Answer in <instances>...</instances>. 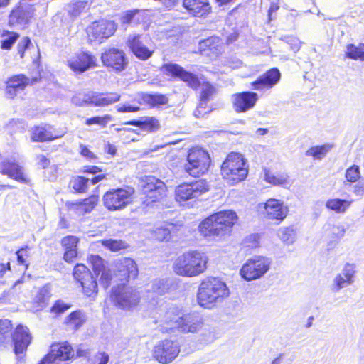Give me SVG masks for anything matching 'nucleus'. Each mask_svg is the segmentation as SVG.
Wrapping results in <instances>:
<instances>
[{
	"mask_svg": "<svg viewBox=\"0 0 364 364\" xmlns=\"http://www.w3.org/2000/svg\"><path fill=\"white\" fill-rule=\"evenodd\" d=\"M87 261L92 270L85 264L77 263L73 269L72 275L83 297L94 301L99 293L97 278L102 287L107 289L112 283L113 274L107 262L100 255H90Z\"/></svg>",
	"mask_w": 364,
	"mask_h": 364,
	"instance_id": "nucleus-1",
	"label": "nucleus"
},
{
	"mask_svg": "<svg viewBox=\"0 0 364 364\" xmlns=\"http://www.w3.org/2000/svg\"><path fill=\"white\" fill-rule=\"evenodd\" d=\"M230 295L227 284L218 277H208L198 287L196 298L201 307L212 309Z\"/></svg>",
	"mask_w": 364,
	"mask_h": 364,
	"instance_id": "nucleus-2",
	"label": "nucleus"
},
{
	"mask_svg": "<svg viewBox=\"0 0 364 364\" xmlns=\"http://www.w3.org/2000/svg\"><path fill=\"white\" fill-rule=\"evenodd\" d=\"M208 257L198 250H188L176 257L173 264L174 273L183 277H196L208 269Z\"/></svg>",
	"mask_w": 364,
	"mask_h": 364,
	"instance_id": "nucleus-3",
	"label": "nucleus"
},
{
	"mask_svg": "<svg viewBox=\"0 0 364 364\" xmlns=\"http://www.w3.org/2000/svg\"><path fill=\"white\" fill-rule=\"evenodd\" d=\"M220 176L229 186L244 181L249 173V165L243 155L232 151L228 154L220 165Z\"/></svg>",
	"mask_w": 364,
	"mask_h": 364,
	"instance_id": "nucleus-4",
	"label": "nucleus"
},
{
	"mask_svg": "<svg viewBox=\"0 0 364 364\" xmlns=\"http://www.w3.org/2000/svg\"><path fill=\"white\" fill-rule=\"evenodd\" d=\"M210 166L211 157L208 151L196 146L188 150L183 170L187 176L197 178L206 175Z\"/></svg>",
	"mask_w": 364,
	"mask_h": 364,
	"instance_id": "nucleus-5",
	"label": "nucleus"
},
{
	"mask_svg": "<svg viewBox=\"0 0 364 364\" xmlns=\"http://www.w3.org/2000/svg\"><path fill=\"white\" fill-rule=\"evenodd\" d=\"M120 100L121 95L118 92L90 91L84 93L82 98L79 95L73 97V102L78 107H108L118 102Z\"/></svg>",
	"mask_w": 364,
	"mask_h": 364,
	"instance_id": "nucleus-6",
	"label": "nucleus"
},
{
	"mask_svg": "<svg viewBox=\"0 0 364 364\" xmlns=\"http://www.w3.org/2000/svg\"><path fill=\"white\" fill-rule=\"evenodd\" d=\"M208 191L209 186L205 180L183 182L175 188V200L179 203L189 200H196Z\"/></svg>",
	"mask_w": 364,
	"mask_h": 364,
	"instance_id": "nucleus-7",
	"label": "nucleus"
},
{
	"mask_svg": "<svg viewBox=\"0 0 364 364\" xmlns=\"http://www.w3.org/2000/svg\"><path fill=\"white\" fill-rule=\"evenodd\" d=\"M75 360V350L68 341L53 342L38 364H68Z\"/></svg>",
	"mask_w": 364,
	"mask_h": 364,
	"instance_id": "nucleus-8",
	"label": "nucleus"
},
{
	"mask_svg": "<svg viewBox=\"0 0 364 364\" xmlns=\"http://www.w3.org/2000/svg\"><path fill=\"white\" fill-rule=\"evenodd\" d=\"M134 191L127 188H116L107 190L102 196L105 208L109 211L124 209L132 201Z\"/></svg>",
	"mask_w": 364,
	"mask_h": 364,
	"instance_id": "nucleus-9",
	"label": "nucleus"
},
{
	"mask_svg": "<svg viewBox=\"0 0 364 364\" xmlns=\"http://www.w3.org/2000/svg\"><path fill=\"white\" fill-rule=\"evenodd\" d=\"M110 299L115 306L124 310H129L140 302L139 291L126 285L114 287L111 291Z\"/></svg>",
	"mask_w": 364,
	"mask_h": 364,
	"instance_id": "nucleus-10",
	"label": "nucleus"
},
{
	"mask_svg": "<svg viewBox=\"0 0 364 364\" xmlns=\"http://www.w3.org/2000/svg\"><path fill=\"white\" fill-rule=\"evenodd\" d=\"M181 352V346L176 340L164 338L156 343L152 349V358L160 364H169Z\"/></svg>",
	"mask_w": 364,
	"mask_h": 364,
	"instance_id": "nucleus-11",
	"label": "nucleus"
},
{
	"mask_svg": "<svg viewBox=\"0 0 364 364\" xmlns=\"http://www.w3.org/2000/svg\"><path fill=\"white\" fill-rule=\"evenodd\" d=\"M163 332H172L178 330L181 332L196 331V323L188 315H182L179 311H168L166 313L163 320Z\"/></svg>",
	"mask_w": 364,
	"mask_h": 364,
	"instance_id": "nucleus-12",
	"label": "nucleus"
},
{
	"mask_svg": "<svg viewBox=\"0 0 364 364\" xmlns=\"http://www.w3.org/2000/svg\"><path fill=\"white\" fill-rule=\"evenodd\" d=\"M166 191L163 181L154 176H147L141 192L143 203L148 206L160 202L166 197Z\"/></svg>",
	"mask_w": 364,
	"mask_h": 364,
	"instance_id": "nucleus-13",
	"label": "nucleus"
},
{
	"mask_svg": "<svg viewBox=\"0 0 364 364\" xmlns=\"http://www.w3.org/2000/svg\"><path fill=\"white\" fill-rule=\"evenodd\" d=\"M116 30L117 26L113 21L100 19L92 22L87 27V38L90 43H102L111 37Z\"/></svg>",
	"mask_w": 364,
	"mask_h": 364,
	"instance_id": "nucleus-14",
	"label": "nucleus"
},
{
	"mask_svg": "<svg viewBox=\"0 0 364 364\" xmlns=\"http://www.w3.org/2000/svg\"><path fill=\"white\" fill-rule=\"evenodd\" d=\"M30 139L34 143L50 142L58 140L65 132L50 123H41L33 126L30 130Z\"/></svg>",
	"mask_w": 364,
	"mask_h": 364,
	"instance_id": "nucleus-15",
	"label": "nucleus"
},
{
	"mask_svg": "<svg viewBox=\"0 0 364 364\" xmlns=\"http://www.w3.org/2000/svg\"><path fill=\"white\" fill-rule=\"evenodd\" d=\"M161 70L165 75L174 79H179L193 90H197L200 86V82L198 76L187 71L178 64L165 63L161 67Z\"/></svg>",
	"mask_w": 364,
	"mask_h": 364,
	"instance_id": "nucleus-16",
	"label": "nucleus"
},
{
	"mask_svg": "<svg viewBox=\"0 0 364 364\" xmlns=\"http://www.w3.org/2000/svg\"><path fill=\"white\" fill-rule=\"evenodd\" d=\"M267 259L262 256L248 259L240 269V274L247 281L262 277L269 269Z\"/></svg>",
	"mask_w": 364,
	"mask_h": 364,
	"instance_id": "nucleus-17",
	"label": "nucleus"
},
{
	"mask_svg": "<svg viewBox=\"0 0 364 364\" xmlns=\"http://www.w3.org/2000/svg\"><path fill=\"white\" fill-rule=\"evenodd\" d=\"M102 65L116 73L124 70L128 65V60L124 52L119 48H109L101 54Z\"/></svg>",
	"mask_w": 364,
	"mask_h": 364,
	"instance_id": "nucleus-18",
	"label": "nucleus"
},
{
	"mask_svg": "<svg viewBox=\"0 0 364 364\" xmlns=\"http://www.w3.org/2000/svg\"><path fill=\"white\" fill-rule=\"evenodd\" d=\"M68 68L76 74H81L97 67L96 57L90 52L80 50L67 60Z\"/></svg>",
	"mask_w": 364,
	"mask_h": 364,
	"instance_id": "nucleus-19",
	"label": "nucleus"
},
{
	"mask_svg": "<svg viewBox=\"0 0 364 364\" xmlns=\"http://www.w3.org/2000/svg\"><path fill=\"white\" fill-rule=\"evenodd\" d=\"M138 274V266L133 259L123 257L114 262V275L122 285H125L131 279H135Z\"/></svg>",
	"mask_w": 364,
	"mask_h": 364,
	"instance_id": "nucleus-20",
	"label": "nucleus"
},
{
	"mask_svg": "<svg viewBox=\"0 0 364 364\" xmlns=\"http://www.w3.org/2000/svg\"><path fill=\"white\" fill-rule=\"evenodd\" d=\"M0 173L21 183L26 185L31 183V180L25 173L23 167L15 161L8 159L0 161Z\"/></svg>",
	"mask_w": 364,
	"mask_h": 364,
	"instance_id": "nucleus-21",
	"label": "nucleus"
},
{
	"mask_svg": "<svg viewBox=\"0 0 364 364\" xmlns=\"http://www.w3.org/2000/svg\"><path fill=\"white\" fill-rule=\"evenodd\" d=\"M289 208L276 198H269L264 203V217L277 224H280L287 218Z\"/></svg>",
	"mask_w": 364,
	"mask_h": 364,
	"instance_id": "nucleus-22",
	"label": "nucleus"
},
{
	"mask_svg": "<svg viewBox=\"0 0 364 364\" xmlns=\"http://www.w3.org/2000/svg\"><path fill=\"white\" fill-rule=\"evenodd\" d=\"M14 352L16 355L25 353L32 341V334L29 328L21 323L18 324L11 333Z\"/></svg>",
	"mask_w": 364,
	"mask_h": 364,
	"instance_id": "nucleus-23",
	"label": "nucleus"
},
{
	"mask_svg": "<svg viewBox=\"0 0 364 364\" xmlns=\"http://www.w3.org/2000/svg\"><path fill=\"white\" fill-rule=\"evenodd\" d=\"M259 100L257 93L251 91L236 92L232 95V105L237 113H245L252 109Z\"/></svg>",
	"mask_w": 364,
	"mask_h": 364,
	"instance_id": "nucleus-24",
	"label": "nucleus"
},
{
	"mask_svg": "<svg viewBox=\"0 0 364 364\" xmlns=\"http://www.w3.org/2000/svg\"><path fill=\"white\" fill-rule=\"evenodd\" d=\"M281 78L280 71L277 68L266 70L250 83L251 87L257 91L270 90L274 87Z\"/></svg>",
	"mask_w": 364,
	"mask_h": 364,
	"instance_id": "nucleus-25",
	"label": "nucleus"
},
{
	"mask_svg": "<svg viewBox=\"0 0 364 364\" xmlns=\"http://www.w3.org/2000/svg\"><path fill=\"white\" fill-rule=\"evenodd\" d=\"M31 81L26 75L20 73L9 77L5 82V94L9 99H14L18 92L24 90Z\"/></svg>",
	"mask_w": 364,
	"mask_h": 364,
	"instance_id": "nucleus-26",
	"label": "nucleus"
},
{
	"mask_svg": "<svg viewBox=\"0 0 364 364\" xmlns=\"http://www.w3.org/2000/svg\"><path fill=\"white\" fill-rule=\"evenodd\" d=\"M100 201L98 193H92L87 197L66 204L68 210L78 215H84L90 213L95 209Z\"/></svg>",
	"mask_w": 364,
	"mask_h": 364,
	"instance_id": "nucleus-27",
	"label": "nucleus"
},
{
	"mask_svg": "<svg viewBox=\"0 0 364 364\" xmlns=\"http://www.w3.org/2000/svg\"><path fill=\"white\" fill-rule=\"evenodd\" d=\"M183 7L187 14L196 18H206L212 13L209 0H183Z\"/></svg>",
	"mask_w": 364,
	"mask_h": 364,
	"instance_id": "nucleus-28",
	"label": "nucleus"
},
{
	"mask_svg": "<svg viewBox=\"0 0 364 364\" xmlns=\"http://www.w3.org/2000/svg\"><path fill=\"white\" fill-rule=\"evenodd\" d=\"M181 227V225L166 223L154 228L151 232V237L156 242H168L179 235Z\"/></svg>",
	"mask_w": 364,
	"mask_h": 364,
	"instance_id": "nucleus-29",
	"label": "nucleus"
},
{
	"mask_svg": "<svg viewBox=\"0 0 364 364\" xmlns=\"http://www.w3.org/2000/svg\"><path fill=\"white\" fill-rule=\"evenodd\" d=\"M219 225L222 236L230 233L238 221L237 213L231 210H221L213 213Z\"/></svg>",
	"mask_w": 364,
	"mask_h": 364,
	"instance_id": "nucleus-30",
	"label": "nucleus"
},
{
	"mask_svg": "<svg viewBox=\"0 0 364 364\" xmlns=\"http://www.w3.org/2000/svg\"><path fill=\"white\" fill-rule=\"evenodd\" d=\"M141 38V35L131 36L127 40V44L130 51L138 59L146 60L152 56L154 50L145 46Z\"/></svg>",
	"mask_w": 364,
	"mask_h": 364,
	"instance_id": "nucleus-31",
	"label": "nucleus"
},
{
	"mask_svg": "<svg viewBox=\"0 0 364 364\" xmlns=\"http://www.w3.org/2000/svg\"><path fill=\"white\" fill-rule=\"evenodd\" d=\"M138 96V102L150 109L166 106L168 103V97L166 94L140 92Z\"/></svg>",
	"mask_w": 364,
	"mask_h": 364,
	"instance_id": "nucleus-32",
	"label": "nucleus"
},
{
	"mask_svg": "<svg viewBox=\"0 0 364 364\" xmlns=\"http://www.w3.org/2000/svg\"><path fill=\"white\" fill-rule=\"evenodd\" d=\"M219 225L214 214L208 216L198 225V230L205 237H216L222 236Z\"/></svg>",
	"mask_w": 364,
	"mask_h": 364,
	"instance_id": "nucleus-33",
	"label": "nucleus"
},
{
	"mask_svg": "<svg viewBox=\"0 0 364 364\" xmlns=\"http://www.w3.org/2000/svg\"><path fill=\"white\" fill-rule=\"evenodd\" d=\"M127 125L138 127L141 131L147 133H155L160 130L161 122L156 117H146L143 119H132L124 123Z\"/></svg>",
	"mask_w": 364,
	"mask_h": 364,
	"instance_id": "nucleus-34",
	"label": "nucleus"
},
{
	"mask_svg": "<svg viewBox=\"0 0 364 364\" xmlns=\"http://www.w3.org/2000/svg\"><path fill=\"white\" fill-rule=\"evenodd\" d=\"M222 43L219 38L210 36L199 42L198 50L201 54L218 56L221 53Z\"/></svg>",
	"mask_w": 364,
	"mask_h": 364,
	"instance_id": "nucleus-35",
	"label": "nucleus"
},
{
	"mask_svg": "<svg viewBox=\"0 0 364 364\" xmlns=\"http://www.w3.org/2000/svg\"><path fill=\"white\" fill-rule=\"evenodd\" d=\"M51 296V285L47 283L38 290L32 301L33 307L36 311H42L48 306Z\"/></svg>",
	"mask_w": 364,
	"mask_h": 364,
	"instance_id": "nucleus-36",
	"label": "nucleus"
},
{
	"mask_svg": "<svg viewBox=\"0 0 364 364\" xmlns=\"http://www.w3.org/2000/svg\"><path fill=\"white\" fill-rule=\"evenodd\" d=\"M90 178L84 176H73L68 183V188L75 194H85L89 191Z\"/></svg>",
	"mask_w": 364,
	"mask_h": 364,
	"instance_id": "nucleus-37",
	"label": "nucleus"
},
{
	"mask_svg": "<svg viewBox=\"0 0 364 364\" xmlns=\"http://www.w3.org/2000/svg\"><path fill=\"white\" fill-rule=\"evenodd\" d=\"M352 203L351 200L331 198L326 201L325 207L328 210L336 214H343L348 210Z\"/></svg>",
	"mask_w": 364,
	"mask_h": 364,
	"instance_id": "nucleus-38",
	"label": "nucleus"
},
{
	"mask_svg": "<svg viewBox=\"0 0 364 364\" xmlns=\"http://www.w3.org/2000/svg\"><path fill=\"white\" fill-rule=\"evenodd\" d=\"M114 118L110 114H104L102 115H94L87 117L84 124L88 127L96 126L99 129H105L108 124L113 121Z\"/></svg>",
	"mask_w": 364,
	"mask_h": 364,
	"instance_id": "nucleus-39",
	"label": "nucleus"
},
{
	"mask_svg": "<svg viewBox=\"0 0 364 364\" xmlns=\"http://www.w3.org/2000/svg\"><path fill=\"white\" fill-rule=\"evenodd\" d=\"M353 272L349 268L348 266H346L343 269L342 274H339L336 277L333 290L334 291H338L341 289L350 284L353 282Z\"/></svg>",
	"mask_w": 364,
	"mask_h": 364,
	"instance_id": "nucleus-40",
	"label": "nucleus"
},
{
	"mask_svg": "<svg viewBox=\"0 0 364 364\" xmlns=\"http://www.w3.org/2000/svg\"><path fill=\"white\" fill-rule=\"evenodd\" d=\"M0 37L1 38L0 41L1 49L10 50L16 41L19 38L20 34L16 31L4 29L0 33Z\"/></svg>",
	"mask_w": 364,
	"mask_h": 364,
	"instance_id": "nucleus-41",
	"label": "nucleus"
},
{
	"mask_svg": "<svg viewBox=\"0 0 364 364\" xmlns=\"http://www.w3.org/2000/svg\"><path fill=\"white\" fill-rule=\"evenodd\" d=\"M84 323L85 318L80 310L72 311L64 320V324L73 331L78 330Z\"/></svg>",
	"mask_w": 364,
	"mask_h": 364,
	"instance_id": "nucleus-42",
	"label": "nucleus"
},
{
	"mask_svg": "<svg viewBox=\"0 0 364 364\" xmlns=\"http://www.w3.org/2000/svg\"><path fill=\"white\" fill-rule=\"evenodd\" d=\"M102 168L100 166L95 165H85L81 169V173L85 175H94L91 178H90V183L92 185H95L99 182L107 178V174L100 173L102 172Z\"/></svg>",
	"mask_w": 364,
	"mask_h": 364,
	"instance_id": "nucleus-43",
	"label": "nucleus"
},
{
	"mask_svg": "<svg viewBox=\"0 0 364 364\" xmlns=\"http://www.w3.org/2000/svg\"><path fill=\"white\" fill-rule=\"evenodd\" d=\"M344 56L348 59L364 61V43H360L357 46L353 43L348 44Z\"/></svg>",
	"mask_w": 364,
	"mask_h": 364,
	"instance_id": "nucleus-44",
	"label": "nucleus"
},
{
	"mask_svg": "<svg viewBox=\"0 0 364 364\" xmlns=\"http://www.w3.org/2000/svg\"><path fill=\"white\" fill-rule=\"evenodd\" d=\"M14 331L12 321L7 318H0V346H5L9 341Z\"/></svg>",
	"mask_w": 364,
	"mask_h": 364,
	"instance_id": "nucleus-45",
	"label": "nucleus"
},
{
	"mask_svg": "<svg viewBox=\"0 0 364 364\" xmlns=\"http://www.w3.org/2000/svg\"><path fill=\"white\" fill-rule=\"evenodd\" d=\"M264 179L267 183L274 186H284L287 183V176L285 173L274 174L268 168H264Z\"/></svg>",
	"mask_w": 364,
	"mask_h": 364,
	"instance_id": "nucleus-46",
	"label": "nucleus"
},
{
	"mask_svg": "<svg viewBox=\"0 0 364 364\" xmlns=\"http://www.w3.org/2000/svg\"><path fill=\"white\" fill-rule=\"evenodd\" d=\"M32 17V14L27 15L26 11L23 9L21 6H16L13 9L9 15V24L13 26L16 23L24 22L25 23L29 21Z\"/></svg>",
	"mask_w": 364,
	"mask_h": 364,
	"instance_id": "nucleus-47",
	"label": "nucleus"
},
{
	"mask_svg": "<svg viewBox=\"0 0 364 364\" xmlns=\"http://www.w3.org/2000/svg\"><path fill=\"white\" fill-rule=\"evenodd\" d=\"M331 147V145L329 144L311 146L306 151V155L315 159H321L327 154Z\"/></svg>",
	"mask_w": 364,
	"mask_h": 364,
	"instance_id": "nucleus-48",
	"label": "nucleus"
},
{
	"mask_svg": "<svg viewBox=\"0 0 364 364\" xmlns=\"http://www.w3.org/2000/svg\"><path fill=\"white\" fill-rule=\"evenodd\" d=\"M217 94L216 87L209 82H204L203 83V88L200 91L199 99L201 101L208 102L214 95Z\"/></svg>",
	"mask_w": 364,
	"mask_h": 364,
	"instance_id": "nucleus-49",
	"label": "nucleus"
},
{
	"mask_svg": "<svg viewBox=\"0 0 364 364\" xmlns=\"http://www.w3.org/2000/svg\"><path fill=\"white\" fill-rule=\"evenodd\" d=\"M101 244L104 247L112 252H117L127 248V245L121 240H101Z\"/></svg>",
	"mask_w": 364,
	"mask_h": 364,
	"instance_id": "nucleus-50",
	"label": "nucleus"
},
{
	"mask_svg": "<svg viewBox=\"0 0 364 364\" xmlns=\"http://www.w3.org/2000/svg\"><path fill=\"white\" fill-rule=\"evenodd\" d=\"M328 236L333 242H337L341 239L346 232L345 227L341 225H331L328 228Z\"/></svg>",
	"mask_w": 364,
	"mask_h": 364,
	"instance_id": "nucleus-51",
	"label": "nucleus"
},
{
	"mask_svg": "<svg viewBox=\"0 0 364 364\" xmlns=\"http://www.w3.org/2000/svg\"><path fill=\"white\" fill-rule=\"evenodd\" d=\"M72 307V304L61 299L56 300L50 309V312L55 316H60Z\"/></svg>",
	"mask_w": 364,
	"mask_h": 364,
	"instance_id": "nucleus-52",
	"label": "nucleus"
},
{
	"mask_svg": "<svg viewBox=\"0 0 364 364\" xmlns=\"http://www.w3.org/2000/svg\"><path fill=\"white\" fill-rule=\"evenodd\" d=\"M32 47V42L29 36H23L21 41L17 44L16 50L21 59L26 57V51Z\"/></svg>",
	"mask_w": 364,
	"mask_h": 364,
	"instance_id": "nucleus-53",
	"label": "nucleus"
},
{
	"mask_svg": "<svg viewBox=\"0 0 364 364\" xmlns=\"http://www.w3.org/2000/svg\"><path fill=\"white\" fill-rule=\"evenodd\" d=\"M87 6L85 1H77L68 4V14L71 16H77L85 10Z\"/></svg>",
	"mask_w": 364,
	"mask_h": 364,
	"instance_id": "nucleus-54",
	"label": "nucleus"
},
{
	"mask_svg": "<svg viewBox=\"0 0 364 364\" xmlns=\"http://www.w3.org/2000/svg\"><path fill=\"white\" fill-rule=\"evenodd\" d=\"M346 179L348 182L355 183L360 178V173L359 166L357 165H352L348 167L345 173Z\"/></svg>",
	"mask_w": 364,
	"mask_h": 364,
	"instance_id": "nucleus-55",
	"label": "nucleus"
},
{
	"mask_svg": "<svg viewBox=\"0 0 364 364\" xmlns=\"http://www.w3.org/2000/svg\"><path fill=\"white\" fill-rule=\"evenodd\" d=\"M280 238L287 243H293L295 239V230L292 227H285L281 230Z\"/></svg>",
	"mask_w": 364,
	"mask_h": 364,
	"instance_id": "nucleus-56",
	"label": "nucleus"
},
{
	"mask_svg": "<svg viewBox=\"0 0 364 364\" xmlns=\"http://www.w3.org/2000/svg\"><path fill=\"white\" fill-rule=\"evenodd\" d=\"M79 240L77 237L68 235L61 240V245L65 250L77 249Z\"/></svg>",
	"mask_w": 364,
	"mask_h": 364,
	"instance_id": "nucleus-57",
	"label": "nucleus"
},
{
	"mask_svg": "<svg viewBox=\"0 0 364 364\" xmlns=\"http://www.w3.org/2000/svg\"><path fill=\"white\" fill-rule=\"evenodd\" d=\"M28 250V247L26 246L20 248L16 252L18 264L24 266L26 269L28 267V264L27 262V258L28 257V254L27 253Z\"/></svg>",
	"mask_w": 364,
	"mask_h": 364,
	"instance_id": "nucleus-58",
	"label": "nucleus"
},
{
	"mask_svg": "<svg viewBox=\"0 0 364 364\" xmlns=\"http://www.w3.org/2000/svg\"><path fill=\"white\" fill-rule=\"evenodd\" d=\"M243 244L247 249L256 248L259 245V236L257 234L250 235L245 237Z\"/></svg>",
	"mask_w": 364,
	"mask_h": 364,
	"instance_id": "nucleus-59",
	"label": "nucleus"
},
{
	"mask_svg": "<svg viewBox=\"0 0 364 364\" xmlns=\"http://www.w3.org/2000/svg\"><path fill=\"white\" fill-rule=\"evenodd\" d=\"M211 112V109L208 107V102L201 101L199 99V103L194 110V116L200 118L203 117L205 114H208Z\"/></svg>",
	"mask_w": 364,
	"mask_h": 364,
	"instance_id": "nucleus-60",
	"label": "nucleus"
},
{
	"mask_svg": "<svg viewBox=\"0 0 364 364\" xmlns=\"http://www.w3.org/2000/svg\"><path fill=\"white\" fill-rule=\"evenodd\" d=\"M80 154L81 156L85 158L88 161H95L97 159V156L94 154L87 146L84 144L80 145Z\"/></svg>",
	"mask_w": 364,
	"mask_h": 364,
	"instance_id": "nucleus-61",
	"label": "nucleus"
},
{
	"mask_svg": "<svg viewBox=\"0 0 364 364\" xmlns=\"http://www.w3.org/2000/svg\"><path fill=\"white\" fill-rule=\"evenodd\" d=\"M139 12V9H133L127 11L122 16L121 21L122 23L129 24L133 20L136 14Z\"/></svg>",
	"mask_w": 364,
	"mask_h": 364,
	"instance_id": "nucleus-62",
	"label": "nucleus"
},
{
	"mask_svg": "<svg viewBox=\"0 0 364 364\" xmlns=\"http://www.w3.org/2000/svg\"><path fill=\"white\" fill-rule=\"evenodd\" d=\"M77 257V249L68 250L64 251L63 259L68 263H72Z\"/></svg>",
	"mask_w": 364,
	"mask_h": 364,
	"instance_id": "nucleus-63",
	"label": "nucleus"
},
{
	"mask_svg": "<svg viewBox=\"0 0 364 364\" xmlns=\"http://www.w3.org/2000/svg\"><path fill=\"white\" fill-rule=\"evenodd\" d=\"M37 164L41 168H47L50 166V159L43 154H39L36 156Z\"/></svg>",
	"mask_w": 364,
	"mask_h": 364,
	"instance_id": "nucleus-64",
	"label": "nucleus"
}]
</instances>
